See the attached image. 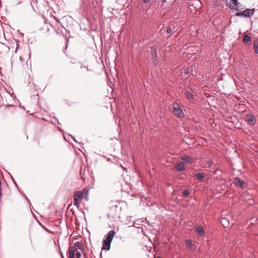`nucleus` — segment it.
Instances as JSON below:
<instances>
[{
  "instance_id": "nucleus-1",
  "label": "nucleus",
  "mask_w": 258,
  "mask_h": 258,
  "mask_svg": "<svg viewBox=\"0 0 258 258\" xmlns=\"http://www.w3.org/2000/svg\"><path fill=\"white\" fill-rule=\"evenodd\" d=\"M88 191L86 190L85 189L83 190L76 192L74 194V206L78 208L82 199H85L87 201L88 200Z\"/></svg>"
},
{
  "instance_id": "nucleus-2",
  "label": "nucleus",
  "mask_w": 258,
  "mask_h": 258,
  "mask_svg": "<svg viewBox=\"0 0 258 258\" xmlns=\"http://www.w3.org/2000/svg\"><path fill=\"white\" fill-rule=\"evenodd\" d=\"M115 235V232L111 230L108 232L103 240L102 250H108L110 248V244Z\"/></svg>"
},
{
  "instance_id": "nucleus-3",
  "label": "nucleus",
  "mask_w": 258,
  "mask_h": 258,
  "mask_svg": "<svg viewBox=\"0 0 258 258\" xmlns=\"http://www.w3.org/2000/svg\"><path fill=\"white\" fill-rule=\"evenodd\" d=\"M254 12V9H246L244 11L238 12L236 13V15L237 16H243L245 17H250L251 16Z\"/></svg>"
},
{
  "instance_id": "nucleus-4",
  "label": "nucleus",
  "mask_w": 258,
  "mask_h": 258,
  "mask_svg": "<svg viewBox=\"0 0 258 258\" xmlns=\"http://www.w3.org/2000/svg\"><path fill=\"white\" fill-rule=\"evenodd\" d=\"M172 111L173 113L179 117H181L184 115L182 110L180 108L179 105L177 104H173Z\"/></svg>"
},
{
  "instance_id": "nucleus-5",
  "label": "nucleus",
  "mask_w": 258,
  "mask_h": 258,
  "mask_svg": "<svg viewBox=\"0 0 258 258\" xmlns=\"http://www.w3.org/2000/svg\"><path fill=\"white\" fill-rule=\"evenodd\" d=\"M234 183L236 186H239L242 188H246L247 186L246 183L238 177L234 178Z\"/></svg>"
},
{
  "instance_id": "nucleus-6",
  "label": "nucleus",
  "mask_w": 258,
  "mask_h": 258,
  "mask_svg": "<svg viewBox=\"0 0 258 258\" xmlns=\"http://www.w3.org/2000/svg\"><path fill=\"white\" fill-rule=\"evenodd\" d=\"M250 197L251 196H249L247 191L244 192L242 195L243 200L245 201L249 205H252L254 203V201L253 199Z\"/></svg>"
},
{
  "instance_id": "nucleus-7",
  "label": "nucleus",
  "mask_w": 258,
  "mask_h": 258,
  "mask_svg": "<svg viewBox=\"0 0 258 258\" xmlns=\"http://www.w3.org/2000/svg\"><path fill=\"white\" fill-rule=\"evenodd\" d=\"M246 121L247 123L251 125H254L256 123V119L255 117L252 114H248L246 115Z\"/></svg>"
},
{
  "instance_id": "nucleus-8",
  "label": "nucleus",
  "mask_w": 258,
  "mask_h": 258,
  "mask_svg": "<svg viewBox=\"0 0 258 258\" xmlns=\"http://www.w3.org/2000/svg\"><path fill=\"white\" fill-rule=\"evenodd\" d=\"M69 256L70 258H75V253L77 251V248L74 245L70 247Z\"/></svg>"
},
{
  "instance_id": "nucleus-9",
  "label": "nucleus",
  "mask_w": 258,
  "mask_h": 258,
  "mask_svg": "<svg viewBox=\"0 0 258 258\" xmlns=\"http://www.w3.org/2000/svg\"><path fill=\"white\" fill-rule=\"evenodd\" d=\"M175 168L178 171H183L185 169L184 165L183 162H178L175 165Z\"/></svg>"
},
{
  "instance_id": "nucleus-10",
  "label": "nucleus",
  "mask_w": 258,
  "mask_h": 258,
  "mask_svg": "<svg viewBox=\"0 0 258 258\" xmlns=\"http://www.w3.org/2000/svg\"><path fill=\"white\" fill-rule=\"evenodd\" d=\"M221 222L224 227H228L230 225V222L227 218H221Z\"/></svg>"
},
{
  "instance_id": "nucleus-11",
  "label": "nucleus",
  "mask_w": 258,
  "mask_h": 258,
  "mask_svg": "<svg viewBox=\"0 0 258 258\" xmlns=\"http://www.w3.org/2000/svg\"><path fill=\"white\" fill-rule=\"evenodd\" d=\"M181 159L186 163H191L194 162V159L186 155L182 156Z\"/></svg>"
},
{
  "instance_id": "nucleus-12",
  "label": "nucleus",
  "mask_w": 258,
  "mask_h": 258,
  "mask_svg": "<svg viewBox=\"0 0 258 258\" xmlns=\"http://www.w3.org/2000/svg\"><path fill=\"white\" fill-rule=\"evenodd\" d=\"M243 42L245 44L249 45L251 43V38L247 35H245L242 39Z\"/></svg>"
},
{
  "instance_id": "nucleus-13",
  "label": "nucleus",
  "mask_w": 258,
  "mask_h": 258,
  "mask_svg": "<svg viewBox=\"0 0 258 258\" xmlns=\"http://www.w3.org/2000/svg\"><path fill=\"white\" fill-rule=\"evenodd\" d=\"M195 176L196 177L198 180L201 181L205 178V173L199 172L195 174Z\"/></svg>"
},
{
  "instance_id": "nucleus-14",
  "label": "nucleus",
  "mask_w": 258,
  "mask_h": 258,
  "mask_svg": "<svg viewBox=\"0 0 258 258\" xmlns=\"http://www.w3.org/2000/svg\"><path fill=\"white\" fill-rule=\"evenodd\" d=\"M185 246L187 248L190 250L193 249V245L191 241L190 240L186 239L185 240Z\"/></svg>"
},
{
  "instance_id": "nucleus-15",
  "label": "nucleus",
  "mask_w": 258,
  "mask_h": 258,
  "mask_svg": "<svg viewBox=\"0 0 258 258\" xmlns=\"http://www.w3.org/2000/svg\"><path fill=\"white\" fill-rule=\"evenodd\" d=\"M74 245L77 249H82L84 248L83 243L81 242H77Z\"/></svg>"
},
{
  "instance_id": "nucleus-16",
  "label": "nucleus",
  "mask_w": 258,
  "mask_h": 258,
  "mask_svg": "<svg viewBox=\"0 0 258 258\" xmlns=\"http://www.w3.org/2000/svg\"><path fill=\"white\" fill-rule=\"evenodd\" d=\"M253 49L256 53H258V42L256 41L253 42Z\"/></svg>"
},
{
  "instance_id": "nucleus-17",
  "label": "nucleus",
  "mask_w": 258,
  "mask_h": 258,
  "mask_svg": "<svg viewBox=\"0 0 258 258\" xmlns=\"http://www.w3.org/2000/svg\"><path fill=\"white\" fill-rule=\"evenodd\" d=\"M197 232L201 236L203 235L204 234V230H203V229L202 227H198L197 229Z\"/></svg>"
},
{
  "instance_id": "nucleus-18",
  "label": "nucleus",
  "mask_w": 258,
  "mask_h": 258,
  "mask_svg": "<svg viewBox=\"0 0 258 258\" xmlns=\"http://www.w3.org/2000/svg\"><path fill=\"white\" fill-rule=\"evenodd\" d=\"M186 95L188 99L191 100L193 98V95L190 92H186Z\"/></svg>"
},
{
  "instance_id": "nucleus-19",
  "label": "nucleus",
  "mask_w": 258,
  "mask_h": 258,
  "mask_svg": "<svg viewBox=\"0 0 258 258\" xmlns=\"http://www.w3.org/2000/svg\"><path fill=\"white\" fill-rule=\"evenodd\" d=\"M166 31L168 34H170L172 33V30L171 27H168Z\"/></svg>"
},
{
  "instance_id": "nucleus-20",
  "label": "nucleus",
  "mask_w": 258,
  "mask_h": 258,
  "mask_svg": "<svg viewBox=\"0 0 258 258\" xmlns=\"http://www.w3.org/2000/svg\"><path fill=\"white\" fill-rule=\"evenodd\" d=\"M189 193V191L187 189H185L183 191V194L184 196H187Z\"/></svg>"
},
{
  "instance_id": "nucleus-21",
  "label": "nucleus",
  "mask_w": 258,
  "mask_h": 258,
  "mask_svg": "<svg viewBox=\"0 0 258 258\" xmlns=\"http://www.w3.org/2000/svg\"><path fill=\"white\" fill-rule=\"evenodd\" d=\"M207 164H208V167H210L213 164V162L211 161H208L207 162Z\"/></svg>"
},
{
  "instance_id": "nucleus-22",
  "label": "nucleus",
  "mask_w": 258,
  "mask_h": 258,
  "mask_svg": "<svg viewBox=\"0 0 258 258\" xmlns=\"http://www.w3.org/2000/svg\"><path fill=\"white\" fill-rule=\"evenodd\" d=\"M75 255L77 256V257H81V253L80 252L77 251H76V252L75 253Z\"/></svg>"
},
{
  "instance_id": "nucleus-23",
  "label": "nucleus",
  "mask_w": 258,
  "mask_h": 258,
  "mask_svg": "<svg viewBox=\"0 0 258 258\" xmlns=\"http://www.w3.org/2000/svg\"><path fill=\"white\" fill-rule=\"evenodd\" d=\"M232 1V3L234 4V6H237L238 4L237 0H231Z\"/></svg>"
},
{
  "instance_id": "nucleus-24",
  "label": "nucleus",
  "mask_w": 258,
  "mask_h": 258,
  "mask_svg": "<svg viewBox=\"0 0 258 258\" xmlns=\"http://www.w3.org/2000/svg\"><path fill=\"white\" fill-rule=\"evenodd\" d=\"M189 69H185V70H184V72L185 74H188V73H189Z\"/></svg>"
},
{
  "instance_id": "nucleus-25",
  "label": "nucleus",
  "mask_w": 258,
  "mask_h": 258,
  "mask_svg": "<svg viewBox=\"0 0 258 258\" xmlns=\"http://www.w3.org/2000/svg\"><path fill=\"white\" fill-rule=\"evenodd\" d=\"M150 1V0H143V2H144V3H148V2H149Z\"/></svg>"
},
{
  "instance_id": "nucleus-26",
  "label": "nucleus",
  "mask_w": 258,
  "mask_h": 258,
  "mask_svg": "<svg viewBox=\"0 0 258 258\" xmlns=\"http://www.w3.org/2000/svg\"><path fill=\"white\" fill-rule=\"evenodd\" d=\"M2 196V189H1V187H0V197H1Z\"/></svg>"
},
{
  "instance_id": "nucleus-27",
  "label": "nucleus",
  "mask_w": 258,
  "mask_h": 258,
  "mask_svg": "<svg viewBox=\"0 0 258 258\" xmlns=\"http://www.w3.org/2000/svg\"><path fill=\"white\" fill-rule=\"evenodd\" d=\"M117 2L119 4H120V0H117Z\"/></svg>"
},
{
  "instance_id": "nucleus-28",
  "label": "nucleus",
  "mask_w": 258,
  "mask_h": 258,
  "mask_svg": "<svg viewBox=\"0 0 258 258\" xmlns=\"http://www.w3.org/2000/svg\"><path fill=\"white\" fill-rule=\"evenodd\" d=\"M124 170H126V168L123 167L122 165L120 166Z\"/></svg>"
},
{
  "instance_id": "nucleus-29",
  "label": "nucleus",
  "mask_w": 258,
  "mask_h": 258,
  "mask_svg": "<svg viewBox=\"0 0 258 258\" xmlns=\"http://www.w3.org/2000/svg\"><path fill=\"white\" fill-rule=\"evenodd\" d=\"M76 258H81V257H77Z\"/></svg>"
}]
</instances>
